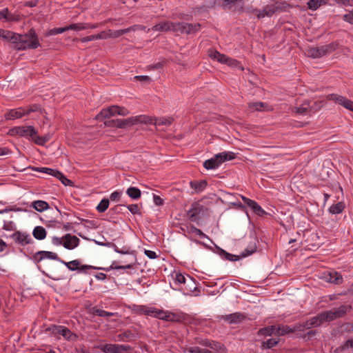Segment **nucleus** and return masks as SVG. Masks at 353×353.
Segmentation results:
<instances>
[{
  "label": "nucleus",
  "mask_w": 353,
  "mask_h": 353,
  "mask_svg": "<svg viewBox=\"0 0 353 353\" xmlns=\"http://www.w3.org/2000/svg\"><path fill=\"white\" fill-rule=\"evenodd\" d=\"M44 259H49L52 260H57L64 264L70 270L74 271L77 270L79 272L87 273L88 270H104L105 271H109L110 270H125V269H131L133 268L135 263V258L134 257L132 260L129 261V263L123 265H117L116 262H113L109 268H97L92 265H81L79 260H73L69 262H65L61 260L58 255L52 252L48 251H39L36 252L33 256L32 259L36 263H39L41 261Z\"/></svg>",
  "instance_id": "f257e3e1"
},
{
  "label": "nucleus",
  "mask_w": 353,
  "mask_h": 353,
  "mask_svg": "<svg viewBox=\"0 0 353 353\" xmlns=\"http://www.w3.org/2000/svg\"><path fill=\"white\" fill-rule=\"evenodd\" d=\"M46 333L60 339L62 336L65 340L69 341H75L78 339V336L72 332L70 329L65 326L51 325L45 330Z\"/></svg>",
  "instance_id": "f03ea898"
},
{
  "label": "nucleus",
  "mask_w": 353,
  "mask_h": 353,
  "mask_svg": "<svg viewBox=\"0 0 353 353\" xmlns=\"http://www.w3.org/2000/svg\"><path fill=\"white\" fill-rule=\"evenodd\" d=\"M235 158V154L232 152H223L215 154L212 158L204 161L203 167L207 170H213L226 161L232 160Z\"/></svg>",
  "instance_id": "7ed1b4c3"
},
{
  "label": "nucleus",
  "mask_w": 353,
  "mask_h": 353,
  "mask_svg": "<svg viewBox=\"0 0 353 353\" xmlns=\"http://www.w3.org/2000/svg\"><path fill=\"white\" fill-rule=\"evenodd\" d=\"M40 46L36 31L31 28L26 34H23L21 43L17 47V50L36 49Z\"/></svg>",
  "instance_id": "20e7f679"
},
{
  "label": "nucleus",
  "mask_w": 353,
  "mask_h": 353,
  "mask_svg": "<svg viewBox=\"0 0 353 353\" xmlns=\"http://www.w3.org/2000/svg\"><path fill=\"white\" fill-rule=\"evenodd\" d=\"M338 48L339 43L333 41L327 45L309 48L307 50V54L310 57L318 59L330 54L338 49Z\"/></svg>",
  "instance_id": "39448f33"
},
{
  "label": "nucleus",
  "mask_w": 353,
  "mask_h": 353,
  "mask_svg": "<svg viewBox=\"0 0 353 353\" xmlns=\"http://www.w3.org/2000/svg\"><path fill=\"white\" fill-rule=\"evenodd\" d=\"M152 119L145 115H139L136 117H129L125 119H119V128L124 129L132 126L137 123H152Z\"/></svg>",
  "instance_id": "423d86ee"
},
{
  "label": "nucleus",
  "mask_w": 353,
  "mask_h": 353,
  "mask_svg": "<svg viewBox=\"0 0 353 353\" xmlns=\"http://www.w3.org/2000/svg\"><path fill=\"white\" fill-rule=\"evenodd\" d=\"M37 134V130L33 126H17L9 130V134L12 136L19 135L26 138H32Z\"/></svg>",
  "instance_id": "0eeeda50"
},
{
  "label": "nucleus",
  "mask_w": 353,
  "mask_h": 353,
  "mask_svg": "<svg viewBox=\"0 0 353 353\" xmlns=\"http://www.w3.org/2000/svg\"><path fill=\"white\" fill-rule=\"evenodd\" d=\"M205 208L199 202H194L191 205L190 209L187 212L188 219L193 222H197L200 220L203 214Z\"/></svg>",
  "instance_id": "6e6552de"
},
{
  "label": "nucleus",
  "mask_w": 353,
  "mask_h": 353,
  "mask_svg": "<svg viewBox=\"0 0 353 353\" xmlns=\"http://www.w3.org/2000/svg\"><path fill=\"white\" fill-rule=\"evenodd\" d=\"M98 348L104 353H122L131 347L129 345L106 343L99 345Z\"/></svg>",
  "instance_id": "1a4fd4ad"
},
{
  "label": "nucleus",
  "mask_w": 353,
  "mask_h": 353,
  "mask_svg": "<svg viewBox=\"0 0 353 353\" xmlns=\"http://www.w3.org/2000/svg\"><path fill=\"white\" fill-rule=\"evenodd\" d=\"M281 10L282 7L277 2L272 4H268L263 7L262 10H260L258 19H263L265 17H272L274 13Z\"/></svg>",
  "instance_id": "9d476101"
},
{
  "label": "nucleus",
  "mask_w": 353,
  "mask_h": 353,
  "mask_svg": "<svg viewBox=\"0 0 353 353\" xmlns=\"http://www.w3.org/2000/svg\"><path fill=\"white\" fill-rule=\"evenodd\" d=\"M11 237L13 239L16 243L20 245L24 246L28 244L33 243L34 241L29 234L22 232L20 231H16L14 232Z\"/></svg>",
  "instance_id": "9b49d317"
},
{
  "label": "nucleus",
  "mask_w": 353,
  "mask_h": 353,
  "mask_svg": "<svg viewBox=\"0 0 353 353\" xmlns=\"http://www.w3.org/2000/svg\"><path fill=\"white\" fill-rule=\"evenodd\" d=\"M326 99L330 101H334L335 103L343 105L347 110H352V106L353 101L343 96L336 94H330L326 96Z\"/></svg>",
  "instance_id": "f8f14e48"
},
{
  "label": "nucleus",
  "mask_w": 353,
  "mask_h": 353,
  "mask_svg": "<svg viewBox=\"0 0 353 353\" xmlns=\"http://www.w3.org/2000/svg\"><path fill=\"white\" fill-rule=\"evenodd\" d=\"M63 246L68 250H72L77 247L80 240L78 237L70 234H66L63 236Z\"/></svg>",
  "instance_id": "ddd939ff"
},
{
  "label": "nucleus",
  "mask_w": 353,
  "mask_h": 353,
  "mask_svg": "<svg viewBox=\"0 0 353 353\" xmlns=\"http://www.w3.org/2000/svg\"><path fill=\"white\" fill-rule=\"evenodd\" d=\"M114 108H118V105H112L108 108L101 110V111L96 116V119L102 120L117 114L118 110H113Z\"/></svg>",
  "instance_id": "4468645a"
},
{
  "label": "nucleus",
  "mask_w": 353,
  "mask_h": 353,
  "mask_svg": "<svg viewBox=\"0 0 353 353\" xmlns=\"http://www.w3.org/2000/svg\"><path fill=\"white\" fill-rule=\"evenodd\" d=\"M200 343L203 346L210 347L216 351L225 352V347L224 345H223L221 343L212 341V340H208V339L202 340V341L200 342Z\"/></svg>",
  "instance_id": "2eb2a0df"
},
{
  "label": "nucleus",
  "mask_w": 353,
  "mask_h": 353,
  "mask_svg": "<svg viewBox=\"0 0 353 353\" xmlns=\"http://www.w3.org/2000/svg\"><path fill=\"white\" fill-rule=\"evenodd\" d=\"M25 115V108H19L17 109H12L9 110L5 114V118L6 120H13L19 119Z\"/></svg>",
  "instance_id": "dca6fc26"
},
{
  "label": "nucleus",
  "mask_w": 353,
  "mask_h": 353,
  "mask_svg": "<svg viewBox=\"0 0 353 353\" xmlns=\"http://www.w3.org/2000/svg\"><path fill=\"white\" fill-rule=\"evenodd\" d=\"M257 239L256 237H252L248 247L241 253V256L246 257L254 253L257 249Z\"/></svg>",
  "instance_id": "f3484780"
},
{
  "label": "nucleus",
  "mask_w": 353,
  "mask_h": 353,
  "mask_svg": "<svg viewBox=\"0 0 353 353\" xmlns=\"http://www.w3.org/2000/svg\"><path fill=\"white\" fill-rule=\"evenodd\" d=\"M99 26L98 23L95 24H90V23H72L69 26H67L68 30H86L88 28H97Z\"/></svg>",
  "instance_id": "a211bd4d"
},
{
  "label": "nucleus",
  "mask_w": 353,
  "mask_h": 353,
  "mask_svg": "<svg viewBox=\"0 0 353 353\" xmlns=\"http://www.w3.org/2000/svg\"><path fill=\"white\" fill-rule=\"evenodd\" d=\"M132 311L137 314H146L150 315L152 314V308H149L145 305H132L130 307Z\"/></svg>",
  "instance_id": "6ab92c4d"
},
{
  "label": "nucleus",
  "mask_w": 353,
  "mask_h": 353,
  "mask_svg": "<svg viewBox=\"0 0 353 353\" xmlns=\"http://www.w3.org/2000/svg\"><path fill=\"white\" fill-rule=\"evenodd\" d=\"M222 319L230 323H237L244 319L245 316L241 313L236 312L229 315L223 316Z\"/></svg>",
  "instance_id": "aec40b11"
},
{
  "label": "nucleus",
  "mask_w": 353,
  "mask_h": 353,
  "mask_svg": "<svg viewBox=\"0 0 353 353\" xmlns=\"http://www.w3.org/2000/svg\"><path fill=\"white\" fill-rule=\"evenodd\" d=\"M172 21H163L156 24L152 28H149L148 32L150 30L158 31V32H168L170 30V26Z\"/></svg>",
  "instance_id": "412c9836"
},
{
  "label": "nucleus",
  "mask_w": 353,
  "mask_h": 353,
  "mask_svg": "<svg viewBox=\"0 0 353 353\" xmlns=\"http://www.w3.org/2000/svg\"><path fill=\"white\" fill-rule=\"evenodd\" d=\"M151 119V117H150ZM152 122L151 123L154 124L156 126L166 125L170 126L174 121L172 117H161V118H152Z\"/></svg>",
  "instance_id": "4be33fe9"
},
{
  "label": "nucleus",
  "mask_w": 353,
  "mask_h": 353,
  "mask_svg": "<svg viewBox=\"0 0 353 353\" xmlns=\"http://www.w3.org/2000/svg\"><path fill=\"white\" fill-rule=\"evenodd\" d=\"M352 307L350 305H341L337 308L332 309L334 316L336 319L341 318L345 316L350 310Z\"/></svg>",
  "instance_id": "5701e85b"
},
{
  "label": "nucleus",
  "mask_w": 353,
  "mask_h": 353,
  "mask_svg": "<svg viewBox=\"0 0 353 353\" xmlns=\"http://www.w3.org/2000/svg\"><path fill=\"white\" fill-rule=\"evenodd\" d=\"M188 280L185 277L184 275H183L181 273H176L175 277H174V282L176 283H180V284H185L188 283V285H193L194 284V279L190 276H188Z\"/></svg>",
  "instance_id": "b1692460"
},
{
  "label": "nucleus",
  "mask_w": 353,
  "mask_h": 353,
  "mask_svg": "<svg viewBox=\"0 0 353 353\" xmlns=\"http://www.w3.org/2000/svg\"><path fill=\"white\" fill-rule=\"evenodd\" d=\"M246 205L250 208L252 210V211L259 216H263L264 214H266V212L254 200L250 199V201L248 203H247Z\"/></svg>",
  "instance_id": "393cba45"
},
{
  "label": "nucleus",
  "mask_w": 353,
  "mask_h": 353,
  "mask_svg": "<svg viewBox=\"0 0 353 353\" xmlns=\"http://www.w3.org/2000/svg\"><path fill=\"white\" fill-rule=\"evenodd\" d=\"M33 236L37 240H43L46 237L47 232L42 226H37L32 231Z\"/></svg>",
  "instance_id": "a878e982"
},
{
  "label": "nucleus",
  "mask_w": 353,
  "mask_h": 353,
  "mask_svg": "<svg viewBox=\"0 0 353 353\" xmlns=\"http://www.w3.org/2000/svg\"><path fill=\"white\" fill-rule=\"evenodd\" d=\"M117 337L120 341L130 342L135 339L136 336L131 331L125 330L118 334Z\"/></svg>",
  "instance_id": "bb28decb"
},
{
  "label": "nucleus",
  "mask_w": 353,
  "mask_h": 353,
  "mask_svg": "<svg viewBox=\"0 0 353 353\" xmlns=\"http://www.w3.org/2000/svg\"><path fill=\"white\" fill-rule=\"evenodd\" d=\"M318 316L321 324L325 321H332L336 319L332 310L321 312Z\"/></svg>",
  "instance_id": "cd10ccee"
},
{
  "label": "nucleus",
  "mask_w": 353,
  "mask_h": 353,
  "mask_svg": "<svg viewBox=\"0 0 353 353\" xmlns=\"http://www.w3.org/2000/svg\"><path fill=\"white\" fill-rule=\"evenodd\" d=\"M345 208V204L343 201L338 202L336 204L332 205L329 209L328 211L330 213L332 214H338L341 213Z\"/></svg>",
  "instance_id": "c85d7f7f"
},
{
  "label": "nucleus",
  "mask_w": 353,
  "mask_h": 353,
  "mask_svg": "<svg viewBox=\"0 0 353 353\" xmlns=\"http://www.w3.org/2000/svg\"><path fill=\"white\" fill-rule=\"evenodd\" d=\"M207 181L205 180H201L199 181H192L190 183V187L194 189L196 192H200L204 190L207 186Z\"/></svg>",
  "instance_id": "c756f323"
},
{
  "label": "nucleus",
  "mask_w": 353,
  "mask_h": 353,
  "mask_svg": "<svg viewBox=\"0 0 353 353\" xmlns=\"http://www.w3.org/2000/svg\"><path fill=\"white\" fill-rule=\"evenodd\" d=\"M31 206L39 212H41L49 208L48 203L41 200L34 201L32 203Z\"/></svg>",
  "instance_id": "7c9ffc66"
},
{
  "label": "nucleus",
  "mask_w": 353,
  "mask_h": 353,
  "mask_svg": "<svg viewBox=\"0 0 353 353\" xmlns=\"http://www.w3.org/2000/svg\"><path fill=\"white\" fill-rule=\"evenodd\" d=\"M327 276V281L334 284H340L343 281L341 274L336 272H329Z\"/></svg>",
  "instance_id": "2f4dec72"
},
{
  "label": "nucleus",
  "mask_w": 353,
  "mask_h": 353,
  "mask_svg": "<svg viewBox=\"0 0 353 353\" xmlns=\"http://www.w3.org/2000/svg\"><path fill=\"white\" fill-rule=\"evenodd\" d=\"M304 323L305 327H306L307 330L311 329L312 327H316L321 325V321L318 315L313 316L312 318L306 321H304Z\"/></svg>",
  "instance_id": "473e14b6"
},
{
  "label": "nucleus",
  "mask_w": 353,
  "mask_h": 353,
  "mask_svg": "<svg viewBox=\"0 0 353 353\" xmlns=\"http://www.w3.org/2000/svg\"><path fill=\"white\" fill-rule=\"evenodd\" d=\"M219 254L224 259H226V260L230 261H238L241 257V256H237V255H234V254L228 253L221 248H219Z\"/></svg>",
  "instance_id": "72a5a7b5"
},
{
  "label": "nucleus",
  "mask_w": 353,
  "mask_h": 353,
  "mask_svg": "<svg viewBox=\"0 0 353 353\" xmlns=\"http://www.w3.org/2000/svg\"><path fill=\"white\" fill-rule=\"evenodd\" d=\"M208 55L212 59H215L221 63H223L225 61L226 57V55L221 54L219 52L212 49L209 50Z\"/></svg>",
  "instance_id": "f704fd0d"
},
{
  "label": "nucleus",
  "mask_w": 353,
  "mask_h": 353,
  "mask_svg": "<svg viewBox=\"0 0 353 353\" xmlns=\"http://www.w3.org/2000/svg\"><path fill=\"white\" fill-rule=\"evenodd\" d=\"M126 194L132 199H138L141 196V190L136 187H130L128 188Z\"/></svg>",
  "instance_id": "c9c22d12"
},
{
  "label": "nucleus",
  "mask_w": 353,
  "mask_h": 353,
  "mask_svg": "<svg viewBox=\"0 0 353 353\" xmlns=\"http://www.w3.org/2000/svg\"><path fill=\"white\" fill-rule=\"evenodd\" d=\"M276 332V326L270 325L263 328H261L258 332V334L268 336L272 335L273 334H275Z\"/></svg>",
  "instance_id": "e433bc0d"
},
{
  "label": "nucleus",
  "mask_w": 353,
  "mask_h": 353,
  "mask_svg": "<svg viewBox=\"0 0 353 353\" xmlns=\"http://www.w3.org/2000/svg\"><path fill=\"white\" fill-rule=\"evenodd\" d=\"M327 0H309L307 2V8L310 10H316L321 5L326 4Z\"/></svg>",
  "instance_id": "4c0bfd02"
},
{
  "label": "nucleus",
  "mask_w": 353,
  "mask_h": 353,
  "mask_svg": "<svg viewBox=\"0 0 353 353\" xmlns=\"http://www.w3.org/2000/svg\"><path fill=\"white\" fill-rule=\"evenodd\" d=\"M276 332L275 334L278 336H283L287 334L293 333V327H291L289 325H283L281 327H276Z\"/></svg>",
  "instance_id": "58836bf2"
},
{
  "label": "nucleus",
  "mask_w": 353,
  "mask_h": 353,
  "mask_svg": "<svg viewBox=\"0 0 353 353\" xmlns=\"http://www.w3.org/2000/svg\"><path fill=\"white\" fill-rule=\"evenodd\" d=\"M152 314L150 316H154L156 318H158L159 319L167 321V319L168 318V314L169 312H165L163 310H157L155 308H152Z\"/></svg>",
  "instance_id": "ea45409f"
},
{
  "label": "nucleus",
  "mask_w": 353,
  "mask_h": 353,
  "mask_svg": "<svg viewBox=\"0 0 353 353\" xmlns=\"http://www.w3.org/2000/svg\"><path fill=\"white\" fill-rule=\"evenodd\" d=\"M186 34H190L199 32L201 29V24L196 23H186Z\"/></svg>",
  "instance_id": "a19ab883"
},
{
  "label": "nucleus",
  "mask_w": 353,
  "mask_h": 353,
  "mask_svg": "<svg viewBox=\"0 0 353 353\" xmlns=\"http://www.w3.org/2000/svg\"><path fill=\"white\" fill-rule=\"evenodd\" d=\"M92 314L96 316H101V317H110L114 315V313L106 312L103 310L99 309L97 307H94L92 308Z\"/></svg>",
  "instance_id": "79ce46f5"
},
{
  "label": "nucleus",
  "mask_w": 353,
  "mask_h": 353,
  "mask_svg": "<svg viewBox=\"0 0 353 353\" xmlns=\"http://www.w3.org/2000/svg\"><path fill=\"white\" fill-rule=\"evenodd\" d=\"M279 341V339H270L266 341H263L261 344V347L265 349H270L276 346Z\"/></svg>",
  "instance_id": "37998d69"
},
{
  "label": "nucleus",
  "mask_w": 353,
  "mask_h": 353,
  "mask_svg": "<svg viewBox=\"0 0 353 353\" xmlns=\"http://www.w3.org/2000/svg\"><path fill=\"white\" fill-rule=\"evenodd\" d=\"M110 201L108 199H103L97 206L96 209L99 212H104L109 207Z\"/></svg>",
  "instance_id": "c03bdc74"
},
{
  "label": "nucleus",
  "mask_w": 353,
  "mask_h": 353,
  "mask_svg": "<svg viewBox=\"0 0 353 353\" xmlns=\"http://www.w3.org/2000/svg\"><path fill=\"white\" fill-rule=\"evenodd\" d=\"M32 170L37 171V172L48 174L52 175V176H53L54 177H55V176L57 174V172H58L57 170H54V169L49 168H38V167H36V168H32Z\"/></svg>",
  "instance_id": "a18cd8bd"
},
{
  "label": "nucleus",
  "mask_w": 353,
  "mask_h": 353,
  "mask_svg": "<svg viewBox=\"0 0 353 353\" xmlns=\"http://www.w3.org/2000/svg\"><path fill=\"white\" fill-rule=\"evenodd\" d=\"M250 108H254L257 111H262L263 109L268 107V104L263 102H253L248 105Z\"/></svg>",
  "instance_id": "49530a36"
},
{
  "label": "nucleus",
  "mask_w": 353,
  "mask_h": 353,
  "mask_svg": "<svg viewBox=\"0 0 353 353\" xmlns=\"http://www.w3.org/2000/svg\"><path fill=\"white\" fill-rule=\"evenodd\" d=\"M56 178L59 179L61 183L65 185H70L72 186L73 183L72 181L68 179L63 174H62L61 172L58 171L57 172V174L55 176Z\"/></svg>",
  "instance_id": "de8ad7c7"
},
{
  "label": "nucleus",
  "mask_w": 353,
  "mask_h": 353,
  "mask_svg": "<svg viewBox=\"0 0 353 353\" xmlns=\"http://www.w3.org/2000/svg\"><path fill=\"white\" fill-rule=\"evenodd\" d=\"M23 34L13 32L10 41L14 44V48L17 50V47L21 43Z\"/></svg>",
  "instance_id": "09e8293b"
},
{
  "label": "nucleus",
  "mask_w": 353,
  "mask_h": 353,
  "mask_svg": "<svg viewBox=\"0 0 353 353\" xmlns=\"http://www.w3.org/2000/svg\"><path fill=\"white\" fill-rule=\"evenodd\" d=\"M125 34H127L126 28L123 30H109V38H118Z\"/></svg>",
  "instance_id": "8fccbe9b"
},
{
  "label": "nucleus",
  "mask_w": 353,
  "mask_h": 353,
  "mask_svg": "<svg viewBox=\"0 0 353 353\" xmlns=\"http://www.w3.org/2000/svg\"><path fill=\"white\" fill-rule=\"evenodd\" d=\"M241 10L245 12L248 14H254L258 19L259 13L260 10L257 8H253L252 6H246L245 8L242 7Z\"/></svg>",
  "instance_id": "3c124183"
},
{
  "label": "nucleus",
  "mask_w": 353,
  "mask_h": 353,
  "mask_svg": "<svg viewBox=\"0 0 353 353\" xmlns=\"http://www.w3.org/2000/svg\"><path fill=\"white\" fill-rule=\"evenodd\" d=\"M65 31H68L67 26L63 27V28H54L51 30H50L46 34V36H51V35H55L57 34L63 33Z\"/></svg>",
  "instance_id": "603ef678"
},
{
  "label": "nucleus",
  "mask_w": 353,
  "mask_h": 353,
  "mask_svg": "<svg viewBox=\"0 0 353 353\" xmlns=\"http://www.w3.org/2000/svg\"><path fill=\"white\" fill-rule=\"evenodd\" d=\"M5 20L9 22H18L21 20L19 14H11L8 9V13L5 17Z\"/></svg>",
  "instance_id": "864d4df0"
},
{
  "label": "nucleus",
  "mask_w": 353,
  "mask_h": 353,
  "mask_svg": "<svg viewBox=\"0 0 353 353\" xmlns=\"http://www.w3.org/2000/svg\"><path fill=\"white\" fill-rule=\"evenodd\" d=\"M310 108L308 103H304L300 107L296 108V112L301 114H305L309 112Z\"/></svg>",
  "instance_id": "5fc2aeb1"
},
{
  "label": "nucleus",
  "mask_w": 353,
  "mask_h": 353,
  "mask_svg": "<svg viewBox=\"0 0 353 353\" xmlns=\"http://www.w3.org/2000/svg\"><path fill=\"white\" fill-rule=\"evenodd\" d=\"M348 347L353 348V340L352 339H348L347 340L343 345L336 347V352H343Z\"/></svg>",
  "instance_id": "6e6d98bb"
},
{
  "label": "nucleus",
  "mask_w": 353,
  "mask_h": 353,
  "mask_svg": "<svg viewBox=\"0 0 353 353\" xmlns=\"http://www.w3.org/2000/svg\"><path fill=\"white\" fill-rule=\"evenodd\" d=\"M223 63L227 64L228 65L232 67H240L241 65L240 62L238 61L237 60L230 58L227 56L225 57V60Z\"/></svg>",
  "instance_id": "4d7b16f0"
},
{
  "label": "nucleus",
  "mask_w": 353,
  "mask_h": 353,
  "mask_svg": "<svg viewBox=\"0 0 353 353\" xmlns=\"http://www.w3.org/2000/svg\"><path fill=\"white\" fill-rule=\"evenodd\" d=\"M104 125L107 127H116L119 128V119H108L104 122Z\"/></svg>",
  "instance_id": "13d9d810"
},
{
  "label": "nucleus",
  "mask_w": 353,
  "mask_h": 353,
  "mask_svg": "<svg viewBox=\"0 0 353 353\" xmlns=\"http://www.w3.org/2000/svg\"><path fill=\"white\" fill-rule=\"evenodd\" d=\"M127 208L132 214H141L140 208H139L138 204L129 205L127 206Z\"/></svg>",
  "instance_id": "bf43d9fd"
},
{
  "label": "nucleus",
  "mask_w": 353,
  "mask_h": 353,
  "mask_svg": "<svg viewBox=\"0 0 353 353\" xmlns=\"http://www.w3.org/2000/svg\"><path fill=\"white\" fill-rule=\"evenodd\" d=\"M13 32L9 30H0V37L10 41Z\"/></svg>",
  "instance_id": "052dcab7"
},
{
  "label": "nucleus",
  "mask_w": 353,
  "mask_h": 353,
  "mask_svg": "<svg viewBox=\"0 0 353 353\" xmlns=\"http://www.w3.org/2000/svg\"><path fill=\"white\" fill-rule=\"evenodd\" d=\"M3 229L7 231H13L15 230V225L13 221H4Z\"/></svg>",
  "instance_id": "680f3d73"
},
{
  "label": "nucleus",
  "mask_w": 353,
  "mask_h": 353,
  "mask_svg": "<svg viewBox=\"0 0 353 353\" xmlns=\"http://www.w3.org/2000/svg\"><path fill=\"white\" fill-rule=\"evenodd\" d=\"M124 207V205H117L110 210V212H112V214H119L122 212L123 208Z\"/></svg>",
  "instance_id": "e2e57ef3"
},
{
  "label": "nucleus",
  "mask_w": 353,
  "mask_h": 353,
  "mask_svg": "<svg viewBox=\"0 0 353 353\" xmlns=\"http://www.w3.org/2000/svg\"><path fill=\"white\" fill-rule=\"evenodd\" d=\"M146 28L145 26H143L142 25H134L132 26H130L128 28H126L127 33H129L132 31H137V30H145Z\"/></svg>",
  "instance_id": "0e129e2a"
},
{
  "label": "nucleus",
  "mask_w": 353,
  "mask_h": 353,
  "mask_svg": "<svg viewBox=\"0 0 353 353\" xmlns=\"http://www.w3.org/2000/svg\"><path fill=\"white\" fill-rule=\"evenodd\" d=\"M31 139L39 145H43L44 142L42 137L38 136L37 133L35 135L32 136Z\"/></svg>",
  "instance_id": "69168bd1"
},
{
  "label": "nucleus",
  "mask_w": 353,
  "mask_h": 353,
  "mask_svg": "<svg viewBox=\"0 0 353 353\" xmlns=\"http://www.w3.org/2000/svg\"><path fill=\"white\" fill-rule=\"evenodd\" d=\"M343 19L344 21L350 24H353V10L348 13L343 15Z\"/></svg>",
  "instance_id": "338daca9"
},
{
  "label": "nucleus",
  "mask_w": 353,
  "mask_h": 353,
  "mask_svg": "<svg viewBox=\"0 0 353 353\" xmlns=\"http://www.w3.org/2000/svg\"><path fill=\"white\" fill-rule=\"evenodd\" d=\"M344 331L347 333L353 332V323H346L343 325Z\"/></svg>",
  "instance_id": "774afa93"
}]
</instances>
